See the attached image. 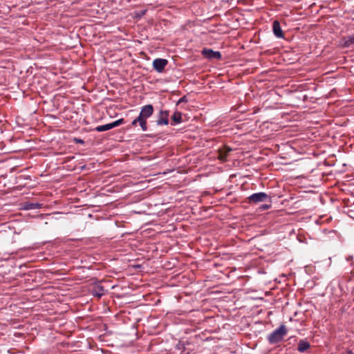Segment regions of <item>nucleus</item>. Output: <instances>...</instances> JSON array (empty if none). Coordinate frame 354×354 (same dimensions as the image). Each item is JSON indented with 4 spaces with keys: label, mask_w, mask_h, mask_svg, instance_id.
I'll use <instances>...</instances> for the list:
<instances>
[{
    "label": "nucleus",
    "mask_w": 354,
    "mask_h": 354,
    "mask_svg": "<svg viewBox=\"0 0 354 354\" xmlns=\"http://www.w3.org/2000/svg\"><path fill=\"white\" fill-rule=\"evenodd\" d=\"M270 207V205L266 204V205H262L261 208L263 209H268Z\"/></svg>",
    "instance_id": "obj_15"
},
{
    "label": "nucleus",
    "mask_w": 354,
    "mask_h": 354,
    "mask_svg": "<svg viewBox=\"0 0 354 354\" xmlns=\"http://www.w3.org/2000/svg\"><path fill=\"white\" fill-rule=\"evenodd\" d=\"M78 142H83V141L80 140H78Z\"/></svg>",
    "instance_id": "obj_17"
},
{
    "label": "nucleus",
    "mask_w": 354,
    "mask_h": 354,
    "mask_svg": "<svg viewBox=\"0 0 354 354\" xmlns=\"http://www.w3.org/2000/svg\"><path fill=\"white\" fill-rule=\"evenodd\" d=\"M153 107L151 104H147L142 107L138 115V120H140V127L143 131L147 130V119L152 115Z\"/></svg>",
    "instance_id": "obj_1"
},
{
    "label": "nucleus",
    "mask_w": 354,
    "mask_h": 354,
    "mask_svg": "<svg viewBox=\"0 0 354 354\" xmlns=\"http://www.w3.org/2000/svg\"><path fill=\"white\" fill-rule=\"evenodd\" d=\"M201 54L203 56L209 59H221V54L219 51H214L212 49L205 48L202 50Z\"/></svg>",
    "instance_id": "obj_5"
},
{
    "label": "nucleus",
    "mask_w": 354,
    "mask_h": 354,
    "mask_svg": "<svg viewBox=\"0 0 354 354\" xmlns=\"http://www.w3.org/2000/svg\"><path fill=\"white\" fill-rule=\"evenodd\" d=\"M232 151V148H230L228 146H224L222 148H220L218 150V159H220L222 161H226L227 156H229L230 153Z\"/></svg>",
    "instance_id": "obj_8"
},
{
    "label": "nucleus",
    "mask_w": 354,
    "mask_h": 354,
    "mask_svg": "<svg viewBox=\"0 0 354 354\" xmlns=\"http://www.w3.org/2000/svg\"><path fill=\"white\" fill-rule=\"evenodd\" d=\"M169 111L160 110L156 121L158 125H167L169 124Z\"/></svg>",
    "instance_id": "obj_7"
},
{
    "label": "nucleus",
    "mask_w": 354,
    "mask_h": 354,
    "mask_svg": "<svg viewBox=\"0 0 354 354\" xmlns=\"http://www.w3.org/2000/svg\"><path fill=\"white\" fill-rule=\"evenodd\" d=\"M172 123L171 124H179L182 122V114L179 111H176L171 116Z\"/></svg>",
    "instance_id": "obj_11"
},
{
    "label": "nucleus",
    "mask_w": 354,
    "mask_h": 354,
    "mask_svg": "<svg viewBox=\"0 0 354 354\" xmlns=\"http://www.w3.org/2000/svg\"><path fill=\"white\" fill-rule=\"evenodd\" d=\"M287 330L284 325H281L279 328L274 330L268 337L269 342L272 344L281 342L283 337L286 335Z\"/></svg>",
    "instance_id": "obj_2"
},
{
    "label": "nucleus",
    "mask_w": 354,
    "mask_h": 354,
    "mask_svg": "<svg viewBox=\"0 0 354 354\" xmlns=\"http://www.w3.org/2000/svg\"><path fill=\"white\" fill-rule=\"evenodd\" d=\"M248 199L250 204H257L260 202L271 203V197L264 192L254 193L250 196Z\"/></svg>",
    "instance_id": "obj_3"
},
{
    "label": "nucleus",
    "mask_w": 354,
    "mask_h": 354,
    "mask_svg": "<svg viewBox=\"0 0 354 354\" xmlns=\"http://www.w3.org/2000/svg\"><path fill=\"white\" fill-rule=\"evenodd\" d=\"M138 123L140 126V120H138V117L136 118L134 120H133V122L131 123V125L132 126H136Z\"/></svg>",
    "instance_id": "obj_14"
},
{
    "label": "nucleus",
    "mask_w": 354,
    "mask_h": 354,
    "mask_svg": "<svg viewBox=\"0 0 354 354\" xmlns=\"http://www.w3.org/2000/svg\"><path fill=\"white\" fill-rule=\"evenodd\" d=\"M272 31H273L274 35L277 37H278V38H283L284 37V34H283V30H281L280 23L277 20L274 21L272 23Z\"/></svg>",
    "instance_id": "obj_9"
},
{
    "label": "nucleus",
    "mask_w": 354,
    "mask_h": 354,
    "mask_svg": "<svg viewBox=\"0 0 354 354\" xmlns=\"http://www.w3.org/2000/svg\"><path fill=\"white\" fill-rule=\"evenodd\" d=\"M168 61L165 59L157 58L153 61V67L158 73H162L165 66L167 65Z\"/></svg>",
    "instance_id": "obj_6"
},
{
    "label": "nucleus",
    "mask_w": 354,
    "mask_h": 354,
    "mask_svg": "<svg viewBox=\"0 0 354 354\" xmlns=\"http://www.w3.org/2000/svg\"><path fill=\"white\" fill-rule=\"evenodd\" d=\"M104 289L102 286H97L93 290V295L100 298L104 295Z\"/></svg>",
    "instance_id": "obj_12"
},
{
    "label": "nucleus",
    "mask_w": 354,
    "mask_h": 354,
    "mask_svg": "<svg viewBox=\"0 0 354 354\" xmlns=\"http://www.w3.org/2000/svg\"><path fill=\"white\" fill-rule=\"evenodd\" d=\"M185 97H181L179 100H178V103H180L182 102H185Z\"/></svg>",
    "instance_id": "obj_16"
},
{
    "label": "nucleus",
    "mask_w": 354,
    "mask_h": 354,
    "mask_svg": "<svg viewBox=\"0 0 354 354\" xmlns=\"http://www.w3.org/2000/svg\"><path fill=\"white\" fill-rule=\"evenodd\" d=\"M124 123V120L123 118L115 120L111 123L106 124L104 125H100L95 128V130L97 132H102L110 130L113 128L120 126Z\"/></svg>",
    "instance_id": "obj_4"
},
{
    "label": "nucleus",
    "mask_w": 354,
    "mask_h": 354,
    "mask_svg": "<svg viewBox=\"0 0 354 354\" xmlns=\"http://www.w3.org/2000/svg\"><path fill=\"white\" fill-rule=\"evenodd\" d=\"M354 43V38L351 37L349 39L345 40L343 43L344 47H348L350 45Z\"/></svg>",
    "instance_id": "obj_13"
},
{
    "label": "nucleus",
    "mask_w": 354,
    "mask_h": 354,
    "mask_svg": "<svg viewBox=\"0 0 354 354\" xmlns=\"http://www.w3.org/2000/svg\"><path fill=\"white\" fill-rule=\"evenodd\" d=\"M310 346V343L306 339H300L298 344V351L304 353L307 351Z\"/></svg>",
    "instance_id": "obj_10"
}]
</instances>
